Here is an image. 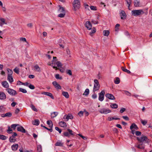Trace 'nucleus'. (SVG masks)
Returning <instances> with one entry per match:
<instances>
[{
  "label": "nucleus",
  "instance_id": "1",
  "mask_svg": "<svg viewBox=\"0 0 152 152\" xmlns=\"http://www.w3.org/2000/svg\"><path fill=\"white\" fill-rule=\"evenodd\" d=\"M53 60L52 61V63L49 64L56 70L58 69V68L61 67V66H62V64L60 61L56 60V57H53Z\"/></svg>",
  "mask_w": 152,
  "mask_h": 152
},
{
  "label": "nucleus",
  "instance_id": "2",
  "mask_svg": "<svg viewBox=\"0 0 152 152\" xmlns=\"http://www.w3.org/2000/svg\"><path fill=\"white\" fill-rule=\"evenodd\" d=\"M132 15L135 16H137L144 13V12L142 10H133L131 12Z\"/></svg>",
  "mask_w": 152,
  "mask_h": 152
},
{
  "label": "nucleus",
  "instance_id": "3",
  "mask_svg": "<svg viewBox=\"0 0 152 152\" xmlns=\"http://www.w3.org/2000/svg\"><path fill=\"white\" fill-rule=\"evenodd\" d=\"M94 86L93 91L95 92V91L99 90L100 88V86L98 80L97 79H95L94 81Z\"/></svg>",
  "mask_w": 152,
  "mask_h": 152
},
{
  "label": "nucleus",
  "instance_id": "4",
  "mask_svg": "<svg viewBox=\"0 0 152 152\" xmlns=\"http://www.w3.org/2000/svg\"><path fill=\"white\" fill-rule=\"evenodd\" d=\"M137 139L140 142H143L148 143L149 142V140L147 137L145 136H142L141 137H137Z\"/></svg>",
  "mask_w": 152,
  "mask_h": 152
},
{
  "label": "nucleus",
  "instance_id": "5",
  "mask_svg": "<svg viewBox=\"0 0 152 152\" xmlns=\"http://www.w3.org/2000/svg\"><path fill=\"white\" fill-rule=\"evenodd\" d=\"M73 6L75 10L78 9L80 7V3L79 0H74L73 3Z\"/></svg>",
  "mask_w": 152,
  "mask_h": 152
},
{
  "label": "nucleus",
  "instance_id": "6",
  "mask_svg": "<svg viewBox=\"0 0 152 152\" xmlns=\"http://www.w3.org/2000/svg\"><path fill=\"white\" fill-rule=\"evenodd\" d=\"M99 112L101 114H106L111 112V111L108 108H102L99 109Z\"/></svg>",
  "mask_w": 152,
  "mask_h": 152
},
{
  "label": "nucleus",
  "instance_id": "7",
  "mask_svg": "<svg viewBox=\"0 0 152 152\" xmlns=\"http://www.w3.org/2000/svg\"><path fill=\"white\" fill-rule=\"evenodd\" d=\"M105 94V91L104 90L102 91L101 92L98 94L99 100L101 102H102L104 99V95Z\"/></svg>",
  "mask_w": 152,
  "mask_h": 152
},
{
  "label": "nucleus",
  "instance_id": "8",
  "mask_svg": "<svg viewBox=\"0 0 152 152\" xmlns=\"http://www.w3.org/2000/svg\"><path fill=\"white\" fill-rule=\"evenodd\" d=\"M6 91L10 95L12 96H15L17 94V93L16 91L14 89L8 88L6 89Z\"/></svg>",
  "mask_w": 152,
  "mask_h": 152
},
{
  "label": "nucleus",
  "instance_id": "9",
  "mask_svg": "<svg viewBox=\"0 0 152 152\" xmlns=\"http://www.w3.org/2000/svg\"><path fill=\"white\" fill-rule=\"evenodd\" d=\"M136 147L138 148L143 149L145 148V145L143 143L140 142L136 145Z\"/></svg>",
  "mask_w": 152,
  "mask_h": 152
},
{
  "label": "nucleus",
  "instance_id": "10",
  "mask_svg": "<svg viewBox=\"0 0 152 152\" xmlns=\"http://www.w3.org/2000/svg\"><path fill=\"white\" fill-rule=\"evenodd\" d=\"M86 27L88 30L91 29L92 28V26L90 22L87 21L85 23Z\"/></svg>",
  "mask_w": 152,
  "mask_h": 152
},
{
  "label": "nucleus",
  "instance_id": "11",
  "mask_svg": "<svg viewBox=\"0 0 152 152\" xmlns=\"http://www.w3.org/2000/svg\"><path fill=\"white\" fill-rule=\"evenodd\" d=\"M73 118V115L70 114H69L67 115H65L64 117V118L67 121H68L69 119H72Z\"/></svg>",
  "mask_w": 152,
  "mask_h": 152
},
{
  "label": "nucleus",
  "instance_id": "12",
  "mask_svg": "<svg viewBox=\"0 0 152 152\" xmlns=\"http://www.w3.org/2000/svg\"><path fill=\"white\" fill-rule=\"evenodd\" d=\"M52 84L57 89H61V86L58 84L57 82L54 81L53 82Z\"/></svg>",
  "mask_w": 152,
  "mask_h": 152
},
{
  "label": "nucleus",
  "instance_id": "13",
  "mask_svg": "<svg viewBox=\"0 0 152 152\" xmlns=\"http://www.w3.org/2000/svg\"><path fill=\"white\" fill-rule=\"evenodd\" d=\"M120 16L121 19H126V15L125 12L124 11H121L120 13Z\"/></svg>",
  "mask_w": 152,
  "mask_h": 152
},
{
  "label": "nucleus",
  "instance_id": "14",
  "mask_svg": "<svg viewBox=\"0 0 152 152\" xmlns=\"http://www.w3.org/2000/svg\"><path fill=\"white\" fill-rule=\"evenodd\" d=\"M41 94H44L49 96L53 99H54V97L53 96L52 94L50 93L46 92H42Z\"/></svg>",
  "mask_w": 152,
  "mask_h": 152
},
{
  "label": "nucleus",
  "instance_id": "15",
  "mask_svg": "<svg viewBox=\"0 0 152 152\" xmlns=\"http://www.w3.org/2000/svg\"><path fill=\"white\" fill-rule=\"evenodd\" d=\"M106 96L110 99L114 100L115 99L114 96L111 94H107L106 95Z\"/></svg>",
  "mask_w": 152,
  "mask_h": 152
},
{
  "label": "nucleus",
  "instance_id": "16",
  "mask_svg": "<svg viewBox=\"0 0 152 152\" xmlns=\"http://www.w3.org/2000/svg\"><path fill=\"white\" fill-rule=\"evenodd\" d=\"M6 95L4 92H0V99L4 100L6 99Z\"/></svg>",
  "mask_w": 152,
  "mask_h": 152
},
{
  "label": "nucleus",
  "instance_id": "17",
  "mask_svg": "<svg viewBox=\"0 0 152 152\" xmlns=\"http://www.w3.org/2000/svg\"><path fill=\"white\" fill-rule=\"evenodd\" d=\"M19 146V145L17 144H14L11 146L12 149L13 151H16Z\"/></svg>",
  "mask_w": 152,
  "mask_h": 152
},
{
  "label": "nucleus",
  "instance_id": "18",
  "mask_svg": "<svg viewBox=\"0 0 152 152\" xmlns=\"http://www.w3.org/2000/svg\"><path fill=\"white\" fill-rule=\"evenodd\" d=\"M0 26L2 27L3 25L7 24V23L5 22V20L3 18H0Z\"/></svg>",
  "mask_w": 152,
  "mask_h": 152
},
{
  "label": "nucleus",
  "instance_id": "19",
  "mask_svg": "<svg viewBox=\"0 0 152 152\" xmlns=\"http://www.w3.org/2000/svg\"><path fill=\"white\" fill-rule=\"evenodd\" d=\"M130 129H134L136 130H137L138 128L137 125L135 124H132L130 126Z\"/></svg>",
  "mask_w": 152,
  "mask_h": 152
},
{
  "label": "nucleus",
  "instance_id": "20",
  "mask_svg": "<svg viewBox=\"0 0 152 152\" xmlns=\"http://www.w3.org/2000/svg\"><path fill=\"white\" fill-rule=\"evenodd\" d=\"M1 84L5 88H8L9 87V85L6 81H5L1 83Z\"/></svg>",
  "mask_w": 152,
  "mask_h": 152
},
{
  "label": "nucleus",
  "instance_id": "21",
  "mask_svg": "<svg viewBox=\"0 0 152 152\" xmlns=\"http://www.w3.org/2000/svg\"><path fill=\"white\" fill-rule=\"evenodd\" d=\"M17 130L18 131H20L23 133H25V129L22 126H20L17 127Z\"/></svg>",
  "mask_w": 152,
  "mask_h": 152
},
{
  "label": "nucleus",
  "instance_id": "22",
  "mask_svg": "<svg viewBox=\"0 0 152 152\" xmlns=\"http://www.w3.org/2000/svg\"><path fill=\"white\" fill-rule=\"evenodd\" d=\"M134 6L135 7H138L140 5V2L138 0H134Z\"/></svg>",
  "mask_w": 152,
  "mask_h": 152
},
{
  "label": "nucleus",
  "instance_id": "23",
  "mask_svg": "<svg viewBox=\"0 0 152 152\" xmlns=\"http://www.w3.org/2000/svg\"><path fill=\"white\" fill-rule=\"evenodd\" d=\"M62 94L66 98H68L69 97V95L68 93L66 91H62Z\"/></svg>",
  "mask_w": 152,
  "mask_h": 152
},
{
  "label": "nucleus",
  "instance_id": "24",
  "mask_svg": "<svg viewBox=\"0 0 152 152\" xmlns=\"http://www.w3.org/2000/svg\"><path fill=\"white\" fill-rule=\"evenodd\" d=\"M7 80L10 83H11L14 81L12 75H8Z\"/></svg>",
  "mask_w": 152,
  "mask_h": 152
},
{
  "label": "nucleus",
  "instance_id": "25",
  "mask_svg": "<svg viewBox=\"0 0 152 152\" xmlns=\"http://www.w3.org/2000/svg\"><path fill=\"white\" fill-rule=\"evenodd\" d=\"M12 115L11 113L10 112H8L2 115L1 117H10Z\"/></svg>",
  "mask_w": 152,
  "mask_h": 152
},
{
  "label": "nucleus",
  "instance_id": "26",
  "mask_svg": "<svg viewBox=\"0 0 152 152\" xmlns=\"http://www.w3.org/2000/svg\"><path fill=\"white\" fill-rule=\"evenodd\" d=\"M59 125L62 127H66L67 126L66 123L64 122V121H61L59 122Z\"/></svg>",
  "mask_w": 152,
  "mask_h": 152
},
{
  "label": "nucleus",
  "instance_id": "27",
  "mask_svg": "<svg viewBox=\"0 0 152 152\" xmlns=\"http://www.w3.org/2000/svg\"><path fill=\"white\" fill-rule=\"evenodd\" d=\"M110 32L108 30H104L103 31V34L104 36L108 37L109 34Z\"/></svg>",
  "mask_w": 152,
  "mask_h": 152
},
{
  "label": "nucleus",
  "instance_id": "28",
  "mask_svg": "<svg viewBox=\"0 0 152 152\" xmlns=\"http://www.w3.org/2000/svg\"><path fill=\"white\" fill-rule=\"evenodd\" d=\"M35 70L36 71L38 72H40L41 71L40 68L38 65H36L34 66Z\"/></svg>",
  "mask_w": 152,
  "mask_h": 152
},
{
  "label": "nucleus",
  "instance_id": "29",
  "mask_svg": "<svg viewBox=\"0 0 152 152\" xmlns=\"http://www.w3.org/2000/svg\"><path fill=\"white\" fill-rule=\"evenodd\" d=\"M47 124L49 125L50 128H53V124L50 120H48L47 121Z\"/></svg>",
  "mask_w": 152,
  "mask_h": 152
},
{
  "label": "nucleus",
  "instance_id": "30",
  "mask_svg": "<svg viewBox=\"0 0 152 152\" xmlns=\"http://www.w3.org/2000/svg\"><path fill=\"white\" fill-rule=\"evenodd\" d=\"M66 69V68L65 67H63L61 66V67L58 68V69H59L61 72L64 73L65 72Z\"/></svg>",
  "mask_w": 152,
  "mask_h": 152
},
{
  "label": "nucleus",
  "instance_id": "31",
  "mask_svg": "<svg viewBox=\"0 0 152 152\" xmlns=\"http://www.w3.org/2000/svg\"><path fill=\"white\" fill-rule=\"evenodd\" d=\"M110 107L113 109H116L118 107V105L115 103L112 104L110 105Z\"/></svg>",
  "mask_w": 152,
  "mask_h": 152
},
{
  "label": "nucleus",
  "instance_id": "32",
  "mask_svg": "<svg viewBox=\"0 0 152 152\" xmlns=\"http://www.w3.org/2000/svg\"><path fill=\"white\" fill-rule=\"evenodd\" d=\"M9 141L11 142H14L16 141V139L13 137H11L9 138Z\"/></svg>",
  "mask_w": 152,
  "mask_h": 152
},
{
  "label": "nucleus",
  "instance_id": "33",
  "mask_svg": "<svg viewBox=\"0 0 152 152\" xmlns=\"http://www.w3.org/2000/svg\"><path fill=\"white\" fill-rule=\"evenodd\" d=\"M96 30L94 27H93L91 32L89 33V34L90 35L92 36V34L94 33H95L96 32Z\"/></svg>",
  "mask_w": 152,
  "mask_h": 152
},
{
  "label": "nucleus",
  "instance_id": "34",
  "mask_svg": "<svg viewBox=\"0 0 152 152\" xmlns=\"http://www.w3.org/2000/svg\"><path fill=\"white\" fill-rule=\"evenodd\" d=\"M89 89L88 88H87L85 90L84 92V93L83 94V95L87 96L89 94Z\"/></svg>",
  "mask_w": 152,
  "mask_h": 152
},
{
  "label": "nucleus",
  "instance_id": "35",
  "mask_svg": "<svg viewBox=\"0 0 152 152\" xmlns=\"http://www.w3.org/2000/svg\"><path fill=\"white\" fill-rule=\"evenodd\" d=\"M120 119V118H111L110 117H108L107 118V120L109 121H111L113 120H119Z\"/></svg>",
  "mask_w": 152,
  "mask_h": 152
},
{
  "label": "nucleus",
  "instance_id": "36",
  "mask_svg": "<svg viewBox=\"0 0 152 152\" xmlns=\"http://www.w3.org/2000/svg\"><path fill=\"white\" fill-rule=\"evenodd\" d=\"M59 8L58 10V12L60 13L65 12L64 8L63 7H61L60 6H59Z\"/></svg>",
  "mask_w": 152,
  "mask_h": 152
},
{
  "label": "nucleus",
  "instance_id": "37",
  "mask_svg": "<svg viewBox=\"0 0 152 152\" xmlns=\"http://www.w3.org/2000/svg\"><path fill=\"white\" fill-rule=\"evenodd\" d=\"M30 107L31 108V109L34 111L35 112H37L38 111L37 109L35 107L33 104H31V105Z\"/></svg>",
  "mask_w": 152,
  "mask_h": 152
},
{
  "label": "nucleus",
  "instance_id": "38",
  "mask_svg": "<svg viewBox=\"0 0 152 152\" xmlns=\"http://www.w3.org/2000/svg\"><path fill=\"white\" fill-rule=\"evenodd\" d=\"M37 151L39 152H41L42 151V147L40 145H39L37 146Z\"/></svg>",
  "mask_w": 152,
  "mask_h": 152
},
{
  "label": "nucleus",
  "instance_id": "39",
  "mask_svg": "<svg viewBox=\"0 0 152 152\" xmlns=\"http://www.w3.org/2000/svg\"><path fill=\"white\" fill-rule=\"evenodd\" d=\"M127 4L128 5V8L129 9V7L130 6L131 4L132 3V0H125Z\"/></svg>",
  "mask_w": 152,
  "mask_h": 152
},
{
  "label": "nucleus",
  "instance_id": "40",
  "mask_svg": "<svg viewBox=\"0 0 152 152\" xmlns=\"http://www.w3.org/2000/svg\"><path fill=\"white\" fill-rule=\"evenodd\" d=\"M7 70L8 72L7 75H12L13 73V72L12 70L9 69H7Z\"/></svg>",
  "mask_w": 152,
  "mask_h": 152
},
{
  "label": "nucleus",
  "instance_id": "41",
  "mask_svg": "<svg viewBox=\"0 0 152 152\" xmlns=\"http://www.w3.org/2000/svg\"><path fill=\"white\" fill-rule=\"evenodd\" d=\"M122 70L124 72H125L127 73L128 74H130L131 73V72L129 70L127 69L124 68V67H122L121 68Z\"/></svg>",
  "mask_w": 152,
  "mask_h": 152
},
{
  "label": "nucleus",
  "instance_id": "42",
  "mask_svg": "<svg viewBox=\"0 0 152 152\" xmlns=\"http://www.w3.org/2000/svg\"><path fill=\"white\" fill-rule=\"evenodd\" d=\"M140 121L143 125H145L147 123V121L146 120H143L142 119H140Z\"/></svg>",
  "mask_w": 152,
  "mask_h": 152
},
{
  "label": "nucleus",
  "instance_id": "43",
  "mask_svg": "<svg viewBox=\"0 0 152 152\" xmlns=\"http://www.w3.org/2000/svg\"><path fill=\"white\" fill-rule=\"evenodd\" d=\"M63 144L61 141H58L55 144V145L56 146H61L63 145Z\"/></svg>",
  "mask_w": 152,
  "mask_h": 152
},
{
  "label": "nucleus",
  "instance_id": "44",
  "mask_svg": "<svg viewBox=\"0 0 152 152\" xmlns=\"http://www.w3.org/2000/svg\"><path fill=\"white\" fill-rule=\"evenodd\" d=\"M114 83L115 84H118L120 82V79L118 77H116L114 80Z\"/></svg>",
  "mask_w": 152,
  "mask_h": 152
},
{
  "label": "nucleus",
  "instance_id": "45",
  "mask_svg": "<svg viewBox=\"0 0 152 152\" xmlns=\"http://www.w3.org/2000/svg\"><path fill=\"white\" fill-rule=\"evenodd\" d=\"M39 121L38 120H36L34 122L33 124L34 125L37 126L39 125Z\"/></svg>",
  "mask_w": 152,
  "mask_h": 152
},
{
  "label": "nucleus",
  "instance_id": "46",
  "mask_svg": "<svg viewBox=\"0 0 152 152\" xmlns=\"http://www.w3.org/2000/svg\"><path fill=\"white\" fill-rule=\"evenodd\" d=\"M7 138V137L3 135H0V139L3 140H5Z\"/></svg>",
  "mask_w": 152,
  "mask_h": 152
},
{
  "label": "nucleus",
  "instance_id": "47",
  "mask_svg": "<svg viewBox=\"0 0 152 152\" xmlns=\"http://www.w3.org/2000/svg\"><path fill=\"white\" fill-rule=\"evenodd\" d=\"M19 90L20 91L23 93H26L27 92L26 90V89L23 88H19Z\"/></svg>",
  "mask_w": 152,
  "mask_h": 152
},
{
  "label": "nucleus",
  "instance_id": "48",
  "mask_svg": "<svg viewBox=\"0 0 152 152\" xmlns=\"http://www.w3.org/2000/svg\"><path fill=\"white\" fill-rule=\"evenodd\" d=\"M14 72L17 74L19 73V69L18 68L16 67L14 69Z\"/></svg>",
  "mask_w": 152,
  "mask_h": 152
},
{
  "label": "nucleus",
  "instance_id": "49",
  "mask_svg": "<svg viewBox=\"0 0 152 152\" xmlns=\"http://www.w3.org/2000/svg\"><path fill=\"white\" fill-rule=\"evenodd\" d=\"M58 114V113L56 112H54L51 113L52 117L54 118L56 117Z\"/></svg>",
  "mask_w": 152,
  "mask_h": 152
},
{
  "label": "nucleus",
  "instance_id": "50",
  "mask_svg": "<svg viewBox=\"0 0 152 152\" xmlns=\"http://www.w3.org/2000/svg\"><path fill=\"white\" fill-rule=\"evenodd\" d=\"M65 15V12H63L60 13V14L58 15V16L60 18H63Z\"/></svg>",
  "mask_w": 152,
  "mask_h": 152
},
{
  "label": "nucleus",
  "instance_id": "51",
  "mask_svg": "<svg viewBox=\"0 0 152 152\" xmlns=\"http://www.w3.org/2000/svg\"><path fill=\"white\" fill-rule=\"evenodd\" d=\"M120 26V25L119 24H117L115 26V31H118V27Z\"/></svg>",
  "mask_w": 152,
  "mask_h": 152
},
{
  "label": "nucleus",
  "instance_id": "52",
  "mask_svg": "<svg viewBox=\"0 0 152 152\" xmlns=\"http://www.w3.org/2000/svg\"><path fill=\"white\" fill-rule=\"evenodd\" d=\"M12 130L10 126L8 127V129L7 130V132L8 133H11L12 132Z\"/></svg>",
  "mask_w": 152,
  "mask_h": 152
},
{
  "label": "nucleus",
  "instance_id": "53",
  "mask_svg": "<svg viewBox=\"0 0 152 152\" xmlns=\"http://www.w3.org/2000/svg\"><path fill=\"white\" fill-rule=\"evenodd\" d=\"M90 8L91 9V10H92L95 11V10H96V7H95V6H91V7H90Z\"/></svg>",
  "mask_w": 152,
  "mask_h": 152
},
{
  "label": "nucleus",
  "instance_id": "54",
  "mask_svg": "<svg viewBox=\"0 0 152 152\" xmlns=\"http://www.w3.org/2000/svg\"><path fill=\"white\" fill-rule=\"evenodd\" d=\"M55 77L56 79H62V77H60L59 75L58 74H56L55 75Z\"/></svg>",
  "mask_w": 152,
  "mask_h": 152
},
{
  "label": "nucleus",
  "instance_id": "55",
  "mask_svg": "<svg viewBox=\"0 0 152 152\" xmlns=\"http://www.w3.org/2000/svg\"><path fill=\"white\" fill-rule=\"evenodd\" d=\"M28 87L31 89H34L35 88V87L33 85L29 83Z\"/></svg>",
  "mask_w": 152,
  "mask_h": 152
},
{
  "label": "nucleus",
  "instance_id": "56",
  "mask_svg": "<svg viewBox=\"0 0 152 152\" xmlns=\"http://www.w3.org/2000/svg\"><path fill=\"white\" fill-rule=\"evenodd\" d=\"M67 74H69L70 75H72V72L70 70H67L66 71Z\"/></svg>",
  "mask_w": 152,
  "mask_h": 152
},
{
  "label": "nucleus",
  "instance_id": "57",
  "mask_svg": "<svg viewBox=\"0 0 152 152\" xmlns=\"http://www.w3.org/2000/svg\"><path fill=\"white\" fill-rule=\"evenodd\" d=\"M84 112L83 111H81L79 112L78 115L80 117L82 116L83 115Z\"/></svg>",
  "mask_w": 152,
  "mask_h": 152
},
{
  "label": "nucleus",
  "instance_id": "58",
  "mask_svg": "<svg viewBox=\"0 0 152 152\" xmlns=\"http://www.w3.org/2000/svg\"><path fill=\"white\" fill-rule=\"evenodd\" d=\"M5 110V108L3 106H0V111H4Z\"/></svg>",
  "mask_w": 152,
  "mask_h": 152
},
{
  "label": "nucleus",
  "instance_id": "59",
  "mask_svg": "<svg viewBox=\"0 0 152 152\" xmlns=\"http://www.w3.org/2000/svg\"><path fill=\"white\" fill-rule=\"evenodd\" d=\"M65 137H69V134L67 132H65L63 133Z\"/></svg>",
  "mask_w": 152,
  "mask_h": 152
},
{
  "label": "nucleus",
  "instance_id": "60",
  "mask_svg": "<svg viewBox=\"0 0 152 152\" xmlns=\"http://www.w3.org/2000/svg\"><path fill=\"white\" fill-rule=\"evenodd\" d=\"M141 132L138 131H137L135 132V134L137 136H140L141 135Z\"/></svg>",
  "mask_w": 152,
  "mask_h": 152
},
{
  "label": "nucleus",
  "instance_id": "61",
  "mask_svg": "<svg viewBox=\"0 0 152 152\" xmlns=\"http://www.w3.org/2000/svg\"><path fill=\"white\" fill-rule=\"evenodd\" d=\"M97 97V95L95 93H94L92 95V98L93 99H95Z\"/></svg>",
  "mask_w": 152,
  "mask_h": 152
},
{
  "label": "nucleus",
  "instance_id": "62",
  "mask_svg": "<svg viewBox=\"0 0 152 152\" xmlns=\"http://www.w3.org/2000/svg\"><path fill=\"white\" fill-rule=\"evenodd\" d=\"M67 130L68 131V132H69V134L71 135H74V133H73V132L72 131L69 129H67Z\"/></svg>",
  "mask_w": 152,
  "mask_h": 152
},
{
  "label": "nucleus",
  "instance_id": "63",
  "mask_svg": "<svg viewBox=\"0 0 152 152\" xmlns=\"http://www.w3.org/2000/svg\"><path fill=\"white\" fill-rule=\"evenodd\" d=\"M122 118L126 120L129 121V118L127 116H123Z\"/></svg>",
  "mask_w": 152,
  "mask_h": 152
},
{
  "label": "nucleus",
  "instance_id": "64",
  "mask_svg": "<svg viewBox=\"0 0 152 152\" xmlns=\"http://www.w3.org/2000/svg\"><path fill=\"white\" fill-rule=\"evenodd\" d=\"M126 110V109L124 108H122L120 110V112L121 113H122L124 112Z\"/></svg>",
  "mask_w": 152,
  "mask_h": 152
}]
</instances>
